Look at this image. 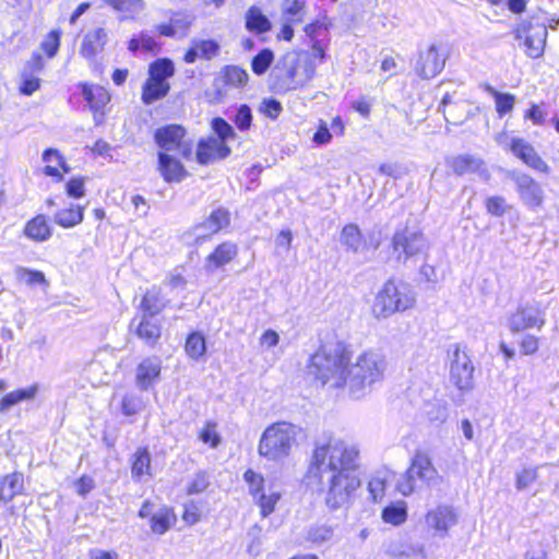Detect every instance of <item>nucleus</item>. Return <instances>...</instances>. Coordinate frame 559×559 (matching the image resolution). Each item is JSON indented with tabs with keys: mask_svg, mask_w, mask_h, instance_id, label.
I'll use <instances>...</instances> for the list:
<instances>
[{
	"mask_svg": "<svg viewBox=\"0 0 559 559\" xmlns=\"http://www.w3.org/2000/svg\"><path fill=\"white\" fill-rule=\"evenodd\" d=\"M199 438L203 443L210 444L211 448H216L221 442L217 425L213 421H207L201 429Z\"/></svg>",
	"mask_w": 559,
	"mask_h": 559,
	"instance_id": "obj_51",
	"label": "nucleus"
},
{
	"mask_svg": "<svg viewBox=\"0 0 559 559\" xmlns=\"http://www.w3.org/2000/svg\"><path fill=\"white\" fill-rule=\"evenodd\" d=\"M238 253V248L233 242H223L206 258L207 271L217 270L229 263Z\"/></svg>",
	"mask_w": 559,
	"mask_h": 559,
	"instance_id": "obj_29",
	"label": "nucleus"
},
{
	"mask_svg": "<svg viewBox=\"0 0 559 559\" xmlns=\"http://www.w3.org/2000/svg\"><path fill=\"white\" fill-rule=\"evenodd\" d=\"M67 193L69 197L79 199L84 197L85 188L83 178H73L71 179L66 187Z\"/></svg>",
	"mask_w": 559,
	"mask_h": 559,
	"instance_id": "obj_62",
	"label": "nucleus"
},
{
	"mask_svg": "<svg viewBox=\"0 0 559 559\" xmlns=\"http://www.w3.org/2000/svg\"><path fill=\"white\" fill-rule=\"evenodd\" d=\"M40 391L39 383H33L28 386L16 389L7 393L0 400V413H7L14 405L22 403L34 401Z\"/></svg>",
	"mask_w": 559,
	"mask_h": 559,
	"instance_id": "obj_26",
	"label": "nucleus"
},
{
	"mask_svg": "<svg viewBox=\"0 0 559 559\" xmlns=\"http://www.w3.org/2000/svg\"><path fill=\"white\" fill-rule=\"evenodd\" d=\"M211 127L217 135L216 140H222L223 143H226L228 140L235 138L233 127L223 118H214L211 122Z\"/></svg>",
	"mask_w": 559,
	"mask_h": 559,
	"instance_id": "obj_50",
	"label": "nucleus"
},
{
	"mask_svg": "<svg viewBox=\"0 0 559 559\" xmlns=\"http://www.w3.org/2000/svg\"><path fill=\"white\" fill-rule=\"evenodd\" d=\"M210 485V479L206 473L200 472L194 475L191 481L188 484V495H199L206 490Z\"/></svg>",
	"mask_w": 559,
	"mask_h": 559,
	"instance_id": "obj_54",
	"label": "nucleus"
},
{
	"mask_svg": "<svg viewBox=\"0 0 559 559\" xmlns=\"http://www.w3.org/2000/svg\"><path fill=\"white\" fill-rule=\"evenodd\" d=\"M447 53L440 45L432 44L421 52L416 63V72L424 79L438 75L444 68Z\"/></svg>",
	"mask_w": 559,
	"mask_h": 559,
	"instance_id": "obj_15",
	"label": "nucleus"
},
{
	"mask_svg": "<svg viewBox=\"0 0 559 559\" xmlns=\"http://www.w3.org/2000/svg\"><path fill=\"white\" fill-rule=\"evenodd\" d=\"M16 276L20 282L26 285H40L46 283L43 272L28 270L25 267H19L16 270Z\"/></svg>",
	"mask_w": 559,
	"mask_h": 559,
	"instance_id": "obj_52",
	"label": "nucleus"
},
{
	"mask_svg": "<svg viewBox=\"0 0 559 559\" xmlns=\"http://www.w3.org/2000/svg\"><path fill=\"white\" fill-rule=\"evenodd\" d=\"M437 477V469L435 468L430 456L417 450L408 468L402 473L396 479V490L403 496H409L425 486H429Z\"/></svg>",
	"mask_w": 559,
	"mask_h": 559,
	"instance_id": "obj_7",
	"label": "nucleus"
},
{
	"mask_svg": "<svg viewBox=\"0 0 559 559\" xmlns=\"http://www.w3.org/2000/svg\"><path fill=\"white\" fill-rule=\"evenodd\" d=\"M457 513L451 506L440 504L426 514V524L438 537H445L449 531L457 524Z\"/></svg>",
	"mask_w": 559,
	"mask_h": 559,
	"instance_id": "obj_14",
	"label": "nucleus"
},
{
	"mask_svg": "<svg viewBox=\"0 0 559 559\" xmlns=\"http://www.w3.org/2000/svg\"><path fill=\"white\" fill-rule=\"evenodd\" d=\"M333 531L326 525H318L310 527L307 533V539L313 544H323L331 539Z\"/></svg>",
	"mask_w": 559,
	"mask_h": 559,
	"instance_id": "obj_53",
	"label": "nucleus"
},
{
	"mask_svg": "<svg viewBox=\"0 0 559 559\" xmlns=\"http://www.w3.org/2000/svg\"><path fill=\"white\" fill-rule=\"evenodd\" d=\"M43 160L46 163L44 173L47 176L55 177L57 181L63 179L62 173L70 171L63 156L55 148H48L43 154Z\"/></svg>",
	"mask_w": 559,
	"mask_h": 559,
	"instance_id": "obj_30",
	"label": "nucleus"
},
{
	"mask_svg": "<svg viewBox=\"0 0 559 559\" xmlns=\"http://www.w3.org/2000/svg\"><path fill=\"white\" fill-rule=\"evenodd\" d=\"M523 202L530 207H537L543 202L540 186L530 176L521 174L513 177Z\"/></svg>",
	"mask_w": 559,
	"mask_h": 559,
	"instance_id": "obj_20",
	"label": "nucleus"
},
{
	"mask_svg": "<svg viewBox=\"0 0 559 559\" xmlns=\"http://www.w3.org/2000/svg\"><path fill=\"white\" fill-rule=\"evenodd\" d=\"M142 408V401L135 394H126L122 399L121 409L127 416L139 413Z\"/></svg>",
	"mask_w": 559,
	"mask_h": 559,
	"instance_id": "obj_56",
	"label": "nucleus"
},
{
	"mask_svg": "<svg viewBox=\"0 0 559 559\" xmlns=\"http://www.w3.org/2000/svg\"><path fill=\"white\" fill-rule=\"evenodd\" d=\"M388 361L377 350H366L358 355L355 362L348 364L346 389L348 395L359 400L368 395L377 383L384 379Z\"/></svg>",
	"mask_w": 559,
	"mask_h": 559,
	"instance_id": "obj_3",
	"label": "nucleus"
},
{
	"mask_svg": "<svg viewBox=\"0 0 559 559\" xmlns=\"http://www.w3.org/2000/svg\"><path fill=\"white\" fill-rule=\"evenodd\" d=\"M537 479L536 468H524L516 475V488L519 490L526 489Z\"/></svg>",
	"mask_w": 559,
	"mask_h": 559,
	"instance_id": "obj_58",
	"label": "nucleus"
},
{
	"mask_svg": "<svg viewBox=\"0 0 559 559\" xmlns=\"http://www.w3.org/2000/svg\"><path fill=\"white\" fill-rule=\"evenodd\" d=\"M243 479L248 485L249 493L254 503L260 508L261 516L267 518L274 512L276 504L282 498V492L275 485H266L263 476L252 469H248L243 474Z\"/></svg>",
	"mask_w": 559,
	"mask_h": 559,
	"instance_id": "obj_9",
	"label": "nucleus"
},
{
	"mask_svg": "<svg viewBox=\"0 0 559 559\" xmlns=\"http://www.w3.org/2000/svg\"><path fill=\"white\" fill-rule=\"evenodd\" d=\"M486 210L495 216H502L506 213V200L502 197H490L486 200Z\"/></svg>",
	"mask_w": 559,
	"mask_h": 559,
	"instance_id": "obj_59",
	"label": "nucleus"
},
{
	"mask_svg": "<svg viewBox=\"0 0 559 559\" xmlns=\"http://www.w3.org/2000/svg\"><path fill=\"white\" fill-rule=\"evenodd\" d=\"M447 163L449 167L459 176L479 173L484 166L481 158L469 154L454 156L448 159Z\"/></svg>",
	"mask_w": 559,
	"mask_h": 559,
	"instance_id": "obj_31",
	"label": "nucleus"
},
{
	"mask_svg": "<svg viewBox=\"0 0 559 559\" xmlns=\"http://www.w3.org/2000/svg\"><path fill=\"white\" fill-rule=\"evenodd\" d=\"M450 382L461 392H468L474 386V365L467 352L454 345L449 354Z\"/></svg>",
	"mask_w": 559,
	"mask_h": 559,
	"instance_id": "obj_11",
	"label": "nucleus"
},
{
	"mask_svg": "<svg viewBox=\"0 0 559 559\" xmlns=\"http://www.w3.org/2000/svg\"><path fill=\"white\" fill-rule=\"evenodd\" d=\"M246 28L254 34H264L272 28V23L255 5L248 9L245 15Z\"/></svg>",
	"mask_w": 559,
	"mask_h": 559,
	"instance_id": "obj_33",
	"label": "nucleus"
},
{
	"mask_svg": "<svg viewBox=\"0 0 559 559\" xmlns=\"http://www.w3.org/2000/svg\"><path fill=\"white\" fill-rule=\"evenodd\" d=\"M282 109V104L274 98L264 99L261 105V111L271 119H276Z\"/></svg>",
	"mask_w": 559,
	"mask_h": 559,
	"instance_id": "obj_61",
	"label": "nucleus"
},
{
	"mask_svg": "<svg viewBox=\"0 0 559 559\" xmlns=\"http://www.w3.org/2000/svg\"><path fill=\"white\" fill-rule=\"evenodd\" d=\"M378 173L392 178H401L405 170L404 168L395 163L381 164L378 168Z\"/></svg>",
	"mask_w": 559,
	"mask_h": 559,
	"instance_id": "obj_64",
	"label": "nucleus"
},
{
	"mask_svg": "<svg viewBox=\"0 0 559 559\" xmlns=\"http://www.w3.org/2000/svg\"><path fill=\"white\" fill-rule=\"evenodd\" d=\"M429 248L427 239L420 231L404 228L394 234L392 239L393 254L402 262L420 253H426Z\"/></svg>",
	"mask_w": 559,
	"mask_h": 559,
	"instance_id": "obj_12",
	"label": "nucleus"
},
{
	"mask_svg": "<svg viewBox=\"0 0 559 559\" xmlns=\"http://www.w3.org/2000/svg\"><path fill=\"white\" fill-rule=\"evenodd\" d=\"M349 356L342 343L321 346L307 365V373L320 385L346 389Z\"/></svg>",
	"mask_w": 559,
	"mask_h": 559,
	"instance_id": "obj_2",
	"label": "nucleus"
},
{
	"mask_svg": "<svg viewBox=\"0 0 559 559\" xmlns=\"http://www.w3.org/2000/svg\"><path fill=\"white\" fill-rule=\"evenodd\" d=\"M302 428L288 421H277L267 426L262 432L258 453L272 462H282L298 447Z\"/></svg>",
	"mask_w": 559,
	"mask_h": 559,
	"instance_id": "obj_4",
	"label": "nucleus"
},
{
	"mask_svg": "<svg viewBox=\"0 0 559 559\" xmlns=\"http://www.w3.org/2000/svg\"><path fill=\"white\" fill-rule=\"evenodd\" d=\"M252 115L251 109L247 105H241L235 115L234 122L236 127L241 130H248L251 126Z\"/></svg>",
	"mask_w": 559,
	"mask_h": 559,
	"instance_id": "obj_55",
	"label": "nucleus"
},
{
	"mask_svg": "<svg viewBox=\"0 0 559 559\" xmlns=\"http://www.w3.org/2000/svg\"><path fill=\"white\" fill-rule=\"evenodd\" d=\"M170 21L177 35H185L192 23L188 15H183L181 13H173Z\"/></svg>",
	"mask_w": 559,
	"mask_h": 559,
	"instance_id": "obj_60",
	"label": "nucleus"
},
{
	"mask_svg": "<svg viewBox=\"0 0 559 559\" xmlns=\"http://www.w3.org/2000/svg\"><path fill=\"white\" fill-rule=\"evenodd\" d=\"M274 60V53L271 49H262L257 56L253 57L251 68L257 75L264 74Z\"/></svg>",
	"mask_w": 559,
	"mask_h": 559,
	"instance_id": "obj_46",
	"label": "nucleus"
},
{
	"mask_svg": "<svg viewBox=\"0 0 559 559\" xmlns=\"http://www.w3.org/2000/svg\"><path fill=\"white\" fill-rule=\"evenodd\" d=\"M416 305L414 288L402 280H388L374 296L371 313L378 319H388L394 313L405 312Z\"/></svg>",
	"mask_w": 559,
	"mask_h": 559,
	"instance_id": "obj_5",
	"label": "nucleus"
},
{
	"mask_svg": "<svg viewBox=\"0 0 559 559\" xmlns=\"http://www.w3.org/2000/svg\"><path fill=\"white\" fill-rule=\"evenodd\" d=\"M386 481H388V473L385 472H379L371 476L369 483H368V491L370 495V498L374 501H381L385 495L386 489Z\"/></svg>",
	"mask_w": 559,
	"mask_h": 559,
	"instance_id": "obj_44",
	"label": "nucleus"
},
{
	"mask_svg": "<svg viewBox=\"0 0 559 559\" xmlns=\"http://www.w3.org/2000/svg\"><path fill=\"white\" fill-rule=\"evenodd\" d=\"M104 2L119 14L120 21L136 20L146 7L144 0H104Z\"/></svg>",
	"mask_w": 559,
	"mask_h": 559,
	"instance_id": "obj_27",
	"label": "nucleus"
},
{
	"mask_svg": "<svg viewBox=\"0 0 559 559\" xmlns=\"http://www.w3.org/2000/svg\"><path fill=\"white\" fill-rule=\"evenodd\" d=\"M23 491V475L12 473L0 478V501H11Z\"/></svg>",
	"mask_w": 559,
	"mask_h": 559,
	"instance_id": "obj_36",
	"label": "nucleus"
},
{
	"mask_svg": "<svg viewBox=\"0 0 559 559\" xmlns=\"http://www.w3.org/2000/svg\"><path fill=\"white\" fill-rule=\"evenodd\" d=\"M160 360L157 357L143 359L136 367L135 381L141 390H147L160 374Z\"/></svg>",
	"mask_w": 559,
	"mask_h": 559,
	"instance_id": "obj_23",
	"label": "nucleus"
},
{
	"mask_svg": "<svg viewBox=\"0 0 559 559\" xmlns=\"http://www.w3.org/2000/svg\"><path fill=\"white\" fill-rule=\"evenodd\" d=\"M182 519L187 524L194 525L201 519L200 508L194 502L187 503L185 507Z\"/></svg>",
	"mask_w": 559,
	"mask_h": 559,
	"instance_id": "obj_63",
	"label": "nucleus"
},
{
	"mask_svg": "<svg viewBox=\"0 0 559 559\" xmlns=\"http://www.w3.org/2000/svg\"><path fill=\"white\" fill-rule=\"evenodd\" d=\"M186 131L182 127L170 124L158 128L155 131L154 139L156 144L164 151H175L181 148Z\"/></svg>",
	"mask_w": 559,
	"mask_h": 559,
	"instance_id": "obj_22",
	"label": "nucleus"
},
{
	"mask_svg": "<svg viewBox=\"0 0 559 559\" xmlns=\"http://www.w3.org/2000/svg\"><path fill=\"white\" fill-rule=\"evenodd\" d=\"M24 236L35 242H44L51 238L52 227L44 214H38L24 226Z\"/></svg>",
	"mask_w": 559,
	"mask_h": 559,
	"instance_id": "obj_25",
	"label": "nucleus"
},
{
	"mask_svg": "<svg viewBox=\"0 0 559 559\" xmlns=\"http://www.w3.org/2000/svg\"><path fill=\"white\" fill-rule=\"evenodd\" d=\"M407 508L404 501L390 504L382 511V520L392 525H400L406 521Z\"/></svg>",
	"mask_w": 559,
	"mask_h": 559,
	"instance_id": "obj_43",
	"label": "nucleus"
},
{
	"mask_svg": "<svg viewBox=\"0 0 559 559\" xmlns=\"http://www.w3.org/2000/svg\"><path fill=\"white\" fill-rule=\"evenodd\" d=\"M247 71L238 66L223 67L214 79V87L219 97L227 95L231 88H241L248 82Z\"/></svg>",
	"mask_w": 559,
	"mask_h": 559,
	"instance_id": "obj_17",
	"label": "nucleus"
},
{
	"mask_svg": "<svg viewBox=\"0 0 559 559\" xmlns=\"http://www.w3.org/2000/svg\"><path fill=\"white\" fill-rule=\"evenodd\" d=\"M176 520L175 514L169 508H160L151 516V530L155 534L166 533Z\"/></svg>",
	"mask_w": 559,
	"mask_h": 559,
	"instance_id": "obj_38",
	"label": "nucleus"
},
{
	"mask_svg": "<svg viewBox=\"0 0 559 559\" xmlns=\"http://www.w3.org/2000/svg\"><path fill=\"white\" fill-rule=\"evenodd\" d=\"M229 224V213L224 209H217L200 225L195 227L198 238H205L209 235L219 231Z\"/></svg>",
	"mask_w": 559,
	"mask_h": 559,
	"instance_id": "obj_28",
	"label": "nucleus"
},
{
	"mask_svg": "<svg viewBox=\"0 0 559 559\" xmlns=\"http://www.w3.org/2000/svg\"><path fill=\"white\" fill-rule=\"evenodd\" d=\"M185 350L187 355L194 360L204 357L206 352L205 337L200 332H193L186 340Z\"/></svg>",
	"mask_w": 559,
	"mask_h": 559,
	"instance_id": "obj_40",
	"label": "nucleus"
},
{
	"mask_svg": "<svg viewBox=\"0 0 559 559\" xmlns=\"http://www.w3.org/2000/svg\"><path fill=\"white\" fill-rule=\"evenodd\" d=\"M158 171L166 182H180L186 176L182 164L171 155L159 152L158 153Z\"/></svg>",
	"mask_w": 559,
	"mask_h": 559,
	"instance_id": "obj_24",
	"label": "nucleus"
},
{
	"mask_svg": "<svg viewBox=\"0 0 559 559\" xmlns=\"http://www.w3.org/2000/svg\"><path fill=\"white\" fill-rule=\"evenodd\" d=\"M547 27L544 24H533L528 21H523L514 29L516 39H524L525 52L531 58H538L543 55Z\"/></svg>",
	"mask_w": 559,
	"mask_h": 559,
	"instance_id": "obj_13",
	"label": "nucleus"
},
{
	"mask_svg": "<svg viewBox=\"0 0 559 559\" xmlns=\"http://www.w3.org/2000/svg\"><path fill=\"white\" fill-rule=\"evenodd\" d=\"M219 44L214 39H192L191 47L186 51L183 60L186 63H193L198 58L211 60L218 56Z\"/></svg>",
	"mask_w": 559,
	"mask_h": 559,
	"instance_id": "obj_21",
	"label": "nucleus"
},
{
	"mask_svg": "<svg viewBox=\"0 0 559 559\" xmlns=\"http://www.w3.org/2000/svg\"><path fill=\"white\" fill-rule=\"evenodd\" d=\"M486 90L495 97L496 109L499 116H503L513 109L515 102L513 95L499 93L491 86H487Z\"/></svg>",
	"mask_w": 559,
	"mask_h": 559,
	"instance_id": "obj_47",
	"label": "nucleus"
},
{
	"mask_svg": "<svg viewBox=\"0 0 559 559\" xmlns=\"http://www.w3.org/2000/svg\"><path fill=\"white\" fill-rule=\"evenodd\" d=\"M170 90L168 82L158 81L151 75L143 85L142 100L144 104H153L154 102L165 97Z\"/></svg>",
	"mask_w": 559,
	"mask_h": 559,
	"instance_id": "obj_34",
	"label": "nucleus"
},
{
	"mask_svg": "<svg viewBox=\"0 0 559 559\" xmlns=\"http://www.w3.org/2000/svg\"><path fill=\"white\" fill-rule=\"evenodd\" d=\"M545 324L546 306L537 300L520 302L507 318V326L511 333L526 330L540 331Z\"/></svg>",
	"mask_w": 559,
	"mask_h": 559,
	"instance_id": "obj_8",
	"label": "nucleus"
},
{
	"mask_svg": "<svg viewBox=\"0 0 559 559\" xmlns=\"http://www.w3.org/2000/svg\"><path fill=\"white\" fill-rule=\"evenodd\" d=\"M230 154V148L222 140H216L215 136L201 140L198 144L197 160L205 165L214 163L218 159L226 158Z\"/></svg>",
	"mask_w": 559,
	"mask_h": 559,
	"instance_id": "obj_18",
	"label": "nucleus"
},
{
	"mask_svg": "<svg viewBox=\"0 0 559 559\" xmlns=\"http://www.w3.org/2000/svg\"><path fill=\"white\" fill-rule=\"evenodd\" d=\"M131 473L135 478L151 475V454L146 448H140L134 453Z\"/></svg>",
	"mask_w": 559,
	"mask_h": 559,
	"instance_id": "obj_39",
	"label": "nucleus"
},
{
	"mask_svg": "<svg viewBox=\"0 0 559 559\" xmlns=\"http://www.w3.org/2000/svg\"><path fill=\"white\" fill-rule=\"evenodd\" d=\"M359 461L360 449L353 442L330 438L314 444L309 476L326 489L325 502L330 509L345 506L359 488Z\"/></svg>",
	"mask_w": 559,
	"mask_h": 559,
	"instance_id": "obj_1",
	"label": "nucleus"
},
{
	"mask_svg": "<svg viewBox=\"0 0 559 559\" xmlns=\"http://www.w3.org/2000/svg\"><path fill=\"white\" fill-rule=\"evenodd\" d=\"M305 2L301 0H286L283 3V13L286 15L285 20L292 22H300L302 20V12Z\"/></svg>",
	"mask_w": 559,
	"mask_h": 559,
	"instance_id": "obj_49",
	"label": "nucleus"
},
{
	"mask_svg": "<svg viewBox=\"0 0 559 559\" xmlns=\"http://www.w3.org/2000/svg\"><path fill=\"white\" fill-rule=\"evenodd\" d=\"M110 40V29L105 26H96L90 28L83 36L79 53L94 61L96 57L104 51L106 45Z\"/></svg>",
	"mask_w": 559,
	"mask_h": 559,
	"instance_id": "obj_16",
	"label": "nucleus"
},
{
	"mask_svg": "<svg viewBox=\"0 0 559 559\" xmlns=\"http://www.w3.org/2000/svg\"><path fill=\"white\" fill-rule=\"evenodd\" d=\"M519 346L523 355H534L539 349V337L533 334H525L521 338Z\"/></svg>",
	"mask_w": 559,
	"mask_h": 559,
	"instance_id": "obj_57",
	"label": "nucleus"
},
{
	"mask_svg": "<svg viewBox=\"0 0 559 559\" xmlns=\"http://www.w3.org/2000/svg\"><path fill=\"white\" fill-rule=\"evenodd\" d=\"M61 34L60 29H52L40 43V48L46 52L48 58H52L57 55L60 47Z\"/></svg>",
	"mask_w": 559,
	"mask_h": 559,
	"instance_id": "obj_48",
	"label": "nucleus"
},
{
	"mask_svg": "<svg viewBox=\"0 0 559 559\" xmlns=\"http://www.w3.org/2000/svg\"><path fill=\"white\" fill-rule=\"evenodd\" d=\"M175 66L174 62L168 58H160L152 62L148 68V75L152 78L167 82L168 79L174 76Z\"/></svg>",
	"mask_w": 559,
	"mask_h": 559,
	"instance_id": "obj_42",
	"label": "nucleus"
},
{
	"mask_svg": "<svg viewBox=\"0 0 559 559\" xmlns=\"http://www.w3.org/2000/svg\"><path fill=\"white\" fill-rule=\"evenodd\" d=\"M164 305L159 297V292L156 289H152L147 292L141 301V308L144 312L148 313L150 317L157 314Z\"/></svg>",
	"mask_w": 559,
	"mask_h": 559,
	"instance_id": "obj_45",
	"label": "nucleus"
},
{
	"mask_svg": "<svg viewBox=\"0 0 559 559\" xmlns=\"http://www.w3.org/2000/svg\"><path fill=\"white\" fill-rule=\"evenodd\" d=\"M136 335L148 345H154L160 337V326L151 319L143 317L136 328Z\"/></svg>",
	"mask_w": 559,
	"mask_h": 559,
	"instance_id": "obj_41",
	"label": "nucleus"
},
{
	"mask_svg": "<svg viewBox=\"0 0 559 559\" xmlns=\"http://www.w3.org/2000/svg\"><path fill=\"white\" fill-rule=\"evenodd\" d=\"M340 241L346 250L352 252H358L367 247L359 227L355 224H347L343 227Z\"/></svg>",
	"mask_w": 559,
	"mask_h": 559,
	"instance_id": "obj_35",
	"label": "nucleus"
},
{
	"mask_svg": "<svg viewBox=\"0 0 559 559\" xmlns=\"http://www.w3.org/2000/svg\"><path fill=\"white\" fill-rule=\"evenodd\" d=\"M128 49L133 53L139 50L145 52H158L160 50V46L155 37L148 32H141L129 40Z\"/></svg>",
	"mask_w": 559,
	"mask_h": 559,
	"instance_id": "obj_37",
	"label": "nucleus"
},
{
	"mask_svg": "<svg viewBox=\"0 0 559 559\" xmlns=\"http://www.w3.org/2000/svg\"><path fill=\"white\" fill-rule=\"evenodd\" d=\"M81 88L85 102L94 112L95 122L98 124L104 116L103 109L110 100V95L104 87L95 84L83 83Z\"/></svg>",
	"mask_w": 559,
	"mask_h": 559,
	"instance_id": "obj_19",
	"label": "nucleus"
},
{
	"mask_svg": "<svg viewBox=\"0 0 559 559\" xmlns=\"http://www.w3.org/2000/svg\"><path fill=\"white\" fill-rule=\"evenodd\" d=\"M84 207L76 204H71L67 209L59 210L53 215V222L63 227L72 228L83 222Z\"/></svg>",
	"mask_w": 559,
	"mask_h": 559,
	"instance_id": "obj_32",
	"label": "nucleus"
},
{
	"mask_svg": "<svg viewBox=\"0 0 559 559\" xmlns=\"http://www.w3.org/2000/svg\"><path fill=\"white\" fill-rule=\"evenodd\" d=\"M317 62L308 51L285 53L276 63L274 75L278 88L292 91L309 83L316 75Z\"/></svg>",
	"mask_w": 559,
	"mask_h": 559,
	"instance_id": "obj_6",
	"label": "nucleus"
},
{
	"mask_svg": "<svg viewBox=\"0 0 559 559\" xmlns=\"http://www.w3.org/2000/svg\"><path fill=\"white\" fill-rule=\"evenodd\" d=\"M495 140L499 146L510 151L514 156L520 158L528 167L544 173H549V166L546 162L536 153L535 148L525 140L521 138H509L506 131L498 133Z\"/></svg>",
	"mask_w": 559,
	"mask_h": 559,
	"instance_id": "obj_10",
	"label": "nucleus"
}]
</instances>
